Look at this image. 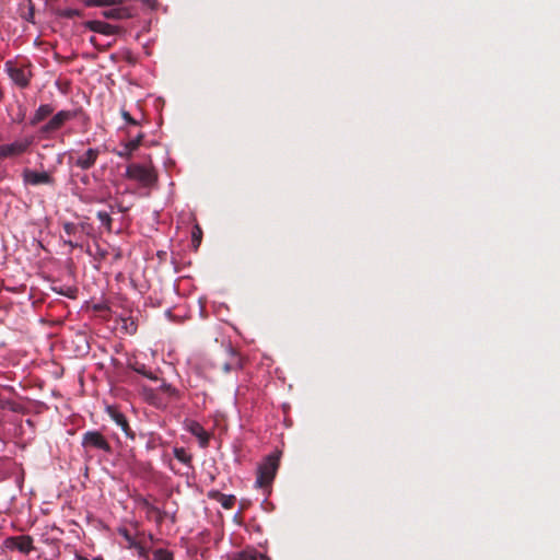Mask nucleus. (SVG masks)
I'll use <instances>...</instances> for the list:
<instances>
[{
	"label": "nucleus",
	"mask_w": 560,
	"mask_h": 560,
	"mask_svg": "<svg viewBox=\"0 0 560 560\" xmlns=\"http://www.w3.org/2000/svg\"><path fill=\"white\" fill-rule=\"evenodd\" d=\"M210 498L217 500L223 509L230 510L234 506L236 498L232 494H224L219 491L210 492Z\"/></svg>",
	"instance_id": "16"
},
{
	"label": "nucleus",
	"mask_w": 560,
	"mask_h": 560,
	"mask_svg": "<svg viewBox=\"0 0 560 560\" xmlns=\"http://www.w3.org/2000/svg\"><path fill=\"white\" fill-rule=\"evenodd\" d=\"M160 390L172 398L178 399L180 397L179 390L175 388L172 384L166 383L165 381H162L160 385Z\"/></svg>",
	"instance_id": "21"
},
{
	"label": "nucleus",
	"mask_w": 560,
	"mask_h": 560,
	"mask_svg": "<svg viewBox=\"0 0 560 560\" xmlns=\"http://www.w3.org/2000/svg\"><path fill=\"white\" fill-rule=\"evenodd\" d=\"M85 27L103 35H114L117 33L118 27L115 25H112L109 23L103 22V21H88L85 22Z\"/></svg>",
	"instance_id": "12"
},
{
	"label": "nucleus",
	"mask_w": 560,
	"mask_h": 560,
	"mask_svg": "<svg viewBox=\"0 0 560 560\" xmlns=\"http://www.w3.org/2000/svg\"><path fill=\"white\" fill-rule=\"evenodd\" d=\"M108 208H109L110 212H114L115 209H117L118 212H126L128 210L127 207H124L122 205H120L118 202H116L115 205L109 203Z\"/></svg>",
	"instance_id": "33"
},
{
	"label": "nucleus",
	"mask_w": 560,
	"mask_h": 560,
	"mask_svg": "<svg viewBox=\"0 0 560 560\" xmlns=\"http://www.w3.org/2000/svg\"><path fill=\"white\" fill-rule=\"evenodd\" d=\"M81 445L86 453L92 450H97L110 454L113 451L106 438L100 431L95 430L83 433Z\"/></svg>",
	"instance_id": "3"
},
{
	"label": "nucleus",
	"mask_w": 560,
	"mask_h": 560,
	"mask_svg": "<svg viewBox=\"0 0 560 560\" xmlns=\"http://www.w3.org/2000/svg\"><path fill=\"white\" fill-rule=\"evenodd\" d=\"M22 179L25 186L52 185L54 177L48 172H36L31 168H24Z\"/></svg>",
	"instance_id": "9"
},
{
	"label": "nucleus",
	"mask_w": 560,
	"mask_h": 560,
	"mask_svg": "<svg viewBox=\"0 0 560 560\" xmlns=\"http://www.w3.org/2000/svg\"><path fill=\"white\" fill-rule=\"evenodd\" d=\"M33 15H34V12H33V10H31V12L28 13V16L26 18V20L31 21L33 19Z\"/></svg>",
	"instance_id": "39"
},
{
	"label": "nucleus",
	"mask_w": 560,
	"mask_h": 560,
	"mask_svg": "<svg viewBox=\"0 0 560 560\" xmlns=\"http://www.w3.org/2000/svg\"><path fill=\"white\" fill-rule=\"evenodd\" d=\"M125 177L140 183L143 187H153L158 183V173L153 166L137 163L127 166Z\"/></svg>",
	"instance_id": "1"
},
{
	"label": "nucleus",
	"mask_w": 560,
	"mask_h": 560,
	"mask_svg": "<svg viewBox=\"0 0 560 560\" xmlns=\"http://www.w3.org/2000/svg\"><path fill=\"white\" fill-rule=\"evenodd\" d=\"M135 371L137 373L142 374L143 376L152 380V381H156L158 380V377L152 372L148 371L144 365L135 368Z\"/></svg>",
	"instance_id": "30"
},
{
	"label": "nucleus",
	"mask_w": 560,
	"mask_h": 560,
	"mask_svg": "<svg viewBox=\"0 0 560 560\" xmlns=\"http://www.w3.org/2000/svg\"><path fill=\"white\" fill-rule=\"evenodd\" d=\"M188 431L199 440V444L201 447L208 446L210 435L199 422L191 421L188 424Z\"/></svg>",
	"instance_id": "14"
},
{
	"label": "nucleus",
	"mask_w": 560,
	"mask_h": 560,
	"mask_svg": "<svg viewBox=\"0 0 560 560\" xmlns=\"http://www.w3.org/2000/svg\"><path fill=\"white\" fill-rule=\"evenodd\" d=\"M119 534L125 538L127 541V547L132 548L136 546L137 540L130 535L129 530L127 528H120Z\"/></svg>",
	"instance_id": "27"
},
{
	"label": "nucleus",
	"mask_w": 560,
	"mask_h": 560,
	"mask_svg": "<svg viewBox=\"0 0 560 560\" xmlns=\"http://www.w3.org/2000/svg\"><path fill=\"white\" fill-rule=\"evenodd\" d=\"M279 468V456L271 454L268 455L264 462L258 466L256 486L259 488L269 487Z\"/></svg>",
	"instance_id": "2"
},
{
	"label": "nucleus",
	"mask_w": 560,
	"mask_h": 560,
	"mask_svg": "<svg viewBox=\"0 0 560 560\" xmlns=\"http://www.w3.org/2000/svg\"><path fill=\"white\" fill-rule=\"evenodd\" d=\"M121 117L124 118V120L129 124V125H132V126H138L139 125V121L136 120L129 112L122 109L121 110Z\"/></svg>",
	"instance_id": "31"
},
{
	"label": "nucleus",
	"mask_w": 560,
	"mask_h": 560,
	"mask_svg": "<svg viewBox=\"0 0 560 560\" xmlns=\"http://www.w3.org/2000/svg\"><path fill=\"white\" fill-rule=\"evenodd\" d=\"M230 354H231V361L230 362H225L222 365V370L225 373H229L232 370L241 368V361H240V358H238L237 353L234 350H230Z\"/></svg>",
	"instance_id": "20"
},
{
	"label": "nucleus",
	"mask_w": 560,
	"mask_h": 560,
	"mask_svg": "<svg viewBox=\"0 0 560 560\" xmlns=\"http://www.w3.org/2000/svg\"><path fill=\"white\" fill-rule=\"evenodd\" d=\"M5 70L10 79L20 88L25 89L30 85L32 72L28 66H20L13 61H7Z\"/></svg>",
	"instance_id": "6"
},
{
	"label": "nucleus",
	"mask_w": 560,
	"mask_h": 560,
	"mask_svg": "<svg viewBox=\"0 0 560 560\" xmlns=\"http://www.w3.org/2000/svg\"><path fill=\"white\" fill-rule=\"evenodd\" d=\"M174 457L183 464L189 465L191 462V455L186 452L184 447H175Z\"/></svg>",
	"instance_id": "22"
},
{
	"label": "nucleus",
	"mask_w": 560,
	"mask_h": 560,
	"mask_svg": "<svg viewBox=\"0 0 560 560\" xmlns=\"http://www.w3.org/2000/svg\"><path fill=\"white\" fill-rule=\"evenodd\" d=\"M86 7H116L122 4L124 0H84Z\"/></svg>",
	"instance_id": "19"
},
{
	"label": "nucleus",
	"mask_w": 560,
	"mask_h": 560,
	"mask_svg": "<svg viewBox=\"0 0 560 560\" xmlns=\"http://www.w3.org/2000/svg\"><path fill=\"white\" fill-rule=\"evenodd\" d=\"M137 149H131L130 148V140L128 142H126L124 145H122V150L120 151H116L115 153L122 158V159H130L131 155H132V152L136 151Z\"/></svg>",
	"instance_id": "26"
},
{
	"label": "nucleus",
	"mask_w": 560,
	"mask_h": 560,
	"mask_svg": "<svg viewBox=\"0 0 560 560\" xmlns=\"http://www.w3.org/2000/svg\"><path fill=\"white\" fill-rule=\"evenodd\" d=\"M58 292L60 294H62V295L71 298V299L75 298V290L72 289V288H69V287L66 290L65 289H60Z\"/></svg>",
	"instance_id": "34"
},
{
	"label": "nucleus",
	"mask_w": 560,
	"mask_h": 560,
	"mask_svg": "<svg viewBox=\"0 0 560 560\" xmlns=\"http://www.w3.org/2000/svg\"><path fill=\"white\" fill-rule=\"evenodd\" d=\"M55 108L50 104H42L35 112L34 116L31 118L30 124L32 126H36L43 120H45L48 116L54 113Z\"/></svg>",
	"instance_id": "15"
},
{
	"label": "nucleus",
	"mask_w": 560,
	"mask_h": 560,
	"mask_svg": "<svg viewBox=\"0 0 560 560\" xmlns=\"http://www.w3.org/2000/svg\"><path fill=\"white\" fill-rule=\"evenodd\" d=\"M132 549L137 550V553L140 558L149 560V549L142 546L140 542L137 541L136 546L132 547Z\"/></svg>",
	"instance_id": "28"
},
{
	"label": "nucleus",
	"mask_w": 560,
	"mask_h": 560,
	"mask_svg": "<svg viewBox=\"0 0 560 560\" xmlns=\"http://www.w3.org/2000/svg\"><path fill=\"white\" fill-rule=\"evenodd\" d=\"M232 560H270L266 555L255 550H244L241 552H237Z\"/></svg>",
	"instance_id": "17"
},
{
	"label": "nucleus",
	"mask_w": 560,
	"mask_h": 560,
	"mask_svg": "<svg viewBox=\"0 0 560 560\" xmlns=\"http://www.w3.org/2000/svg\"><path fill=\"white\" fill-rule=\"evenodd\" d=\"M201 234H202V232H201L200 228L196 226V232H194L192 237H194V241L198 242V244L200 243Z\"/></svg>",
	"instance_id": "35"
},
{
	"label": "nucleus",
	"mask_w": 560,
	"mask_h": 560,
	"mask_svg": "<svg viewBox=\"0 0 560 560\" xmlns=\"http://www.w3.org/2000/svg\"><path fill=\"white\" fill-rule=\"evenodd\" d=\"M144 138L143 132H139L132 140H130V148L138 149Z\"/></svg>",
	"instance_id": "32"
},
{
	"label": "nucleus",
	"mask_w": 560,
	"mask_h": 560,
	"mask_svg": "<svg viewBox=\"0 0 560 560\" xmlns=\"http://www.w3.org/2000/svg\"><path fill=\"white\" fill-rule=\"evenodd\" d=\"M63 231L69 237L68 240H65V244L71 246L72 248L78 247V240L81 238L79 226L72 222H65Z\"/></svg>",
	"instance_id": "13"
},
{
	"label": "nucleus",
	"mask_w": 560,
	"mask_h": 560,
	"mask_svg": "<svg viewBox=\"0 0 560 560\" xmlns=\"http://www.w3.org/2000/svg\"><path fill=\"white\" fill-rule=\"evenodd\" d=\"M143 505L148 510L149 513H154L158 515V522H162V520H163L162 513L156 506L152 505L148 500L143 501Z\"/></svg>",
	"instance_id": "29"
},
{
	"label": "nucleus",
	"mask_w": 560,
	"mask_h": 560,
	"mask_svg": "<svg viewBox=\"0 0 560 560\" xmlns=\"http://www.w3.org/2000/svg\"><path fill=\"white\" fill-rule=\"evenodd\" d=\"M152 560H174V553L167 549L159 548L153 551Z\"/></svg>",
	"instance_id": "23"
},
{
	"label": "nucleus",
	"mask_w": 560,
	"mask_h": 560,
	"mask_svg": "<svg viewBox=\"0 0 560 560\" xmlns=\"http://www.w3.org/2000/svg\"><path fill=\"white\" fill-rule=\"evenodd\" d=\"M75 560H89L88 558L83 557V556H80V555H77L75 556ZM93 560H102V559H98V558H95Z\"/></svg>",
	"instance_id": "37"
},
{
	"label": "nucleus",
	"mask_w": 560,
	"mask_h": 560,
	"mask_svg": "<svg viewBox=\"0 0 560 560\" xmlns=\"http://www.w3.org/2000/svg\"><path fill=\"white\" fill-rule=\"evenodd\" d=\"M57 15L63 19H73L81 16L82 12L78 9H60L57 11Z\"/></svg>",
	"instance_id": "25"
},
{
	"label": "nucleus",
	"mask_w": 560,
	"mask_h": 560,
	"mask_svg": "<svg viewBox=\"0 0 560 560\" xmlns=\"http://www.w3.org/2000/svg\"><path fill=\"white\" fill-rule=\"evenodd\" d=\"M77 117V112L74 110H60L55 114L47 124L40 127L39 132L44 136H48L52 132H56L62 126Z\"/></svg>",
	"instance_id": "8"
},
{
	"label": "nucleus",
	"mask_w": 560,
	"mask_h": 560,
	"mask_svg": "<svg viewBox=\"0 0 560 560\" xmlns=\"http://www.w3.org/2000/svg\"><path fill=\"white\" fill-rule=\"evenodd\" d=\"M100 155V151L94 148H90L83 154L78 156L75 160V166L81 170H90L96 163V160Z\"/></svg>",
	"instance_id": "11"
},
{
	"label": "nucleus",
	"mask_w": 560,
	"mask_h": 560,
	"mask_svg": "<svg viewBox=\"0 0 560 560\" xmlns=\"http://www.w3.org/2000/svg\"><path fill=\"white\" fill-rule=\"evenodd\" d=\"M97 219L101 221L102 225L108 231H112L113 219L108 212L98 211L96 213Z\"/></svg>",
	"instance_id": "24"
},
{
	"label": "nucleus",
	"mask_w": 560,
	"mask_h": 560,
	"mask_svg": "<svg viewBox=\"0 0 560 560\" xmlns=\"http://www.w3.org/2000/svg\"><path fill=\"white\" fill-rule=\"evenodd\" d=\"M90 43H91L92 45H94L95 47H97V44H96V37H95V36H92V37L90 38Z\"/></svg>",
	"instance_id": "38"
},
{
	"label": "nucleus",
	"mask_w": 560,
	"mask_h": 560,
	"mask_svg": "<svg viewBox=\"0 0 560 560\" xmlns=\"http://www.w3.org/2000/svg\"><path fill=\"white\" fill-rule=\"evenodd\" d=\"M33 144V138L15 140L11 143L0 144V160L14 159L23 155Z\"/></svg>",
	"instance_id": "5"
},
{
	"label": "nucleus",
	"mask_w": 560,
	"mask_h": 560,
	"mask_svg": "<svg viewBox=\"0 0 560 560\" xmlns=\"http://www.w3.org/2000/svg\"><path fill=\"white\" fill-rule=\"evenodd\" d=\"M80 200L84 203H106L112 198L109 187L100 182L95 189H84L78 194Z\"/></svg>",
	"instance_id": "4"
},
{
	"label": "nucleus",
	"mask_w": 560,
	"mask_h": 560,
	"mask_svg": "<svg viewBox=\"0 0 560 560\" xmlns=\"http://www.w3.org/2000/svg\"><path fill=\"white\" fill-rule=\"evenodd\" d=\"M3 548L7 550H18L23 555H28L35 549L34 539L30 535L10 536L3 540Z\"/></svg>",
	"instance_id": "7"
},
{
	"label": "nucleus",
	"mask_w": 560,
	"mask_h": 560,
	"mask_svg": "<svg viewBox=\"0 0 560 560\" xmlns=\"http://www.w3.org/2000/svg\"><path fill=\"white\" fill-rule=\"evenodd\" d=\"M107 411H108V415L110 416V418L113 419V421L122 430V432L126 434V436L129 438L130 440H135L136 434L131 430L129 422H128L127 418L125 417V415L114 407H108Z\"/></svg>",
	"instance_id": "10"
},
{
	"label": "nucleus",
	"mask_w": 560,
	"mask_h": 560,
	"mask_svg": "<svg viewBox=\"0 0 560 560\" xmlns=\"http://www.w3.org/2000/svg\"><path fill=\"white\" fill-rule=\"evenodd\" d=\"M81 182H82L83 184L88 185V184L90 183V176H89V175H86V174H85V175H83V176L81 177Z\"/></svg>",
	"instance_id": "36"
},
{
	"label": "nucleus",
	"mask_w": 560,
	"mask_h": 560,
	"mask_svg": "<svg viewBox=\"0 0 560 560\" xmlns=\"http://www.w3.org/2000/svg\"><path fill=\"white\" fill-rule=\"evenodd\" d=\"M103 16L113 20H122L128 16V12L125 8H112L102 12Z\"/></svg>",
	"instance_id": "18"
}]
</instances>
